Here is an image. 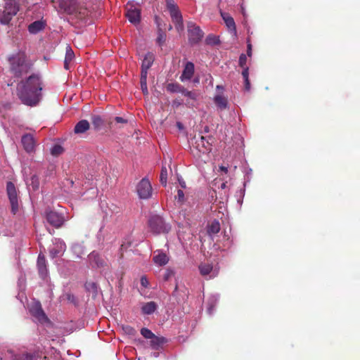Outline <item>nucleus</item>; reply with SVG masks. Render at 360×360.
<instances>
[{"mask_svg": "<svg viewBox=\"0 0 360 360\" xmlns=\"http://www.w3.org/2000/svg\"><path fill=\"white\" fill-rule=\"evenodd\" d=\"M43 82L37 74H32L17 84L16 94L21 102L28 106L37 105L41 99Z\"/></svg>", "mask_w": 360, "mask_h": 360, "instance_id": "f257e3e1", "label": "nucleus"}, {"mask_svg": "<svg viewBox=\"0 0 360 360\" xmlns=\"http://www.w3.org/2000/svg\"><path fill=\"white\" fill-rule=\"evenodd\" d=\"M10 70L15 77H22L32 69L33 63L27 58L24 51H18L8 58Z\"/></svg>", "mask_w": 360, "mask_h": 360, "instance_id": "f03ea898", "label": "nucleus"}, {"mask_svg": "<svg viewBox=\"0 0 360 360\" xmlns=\"http://www.w3.org/2000/svg\"><path fill=\"white\" fill-rule=\"evenodd\" d=\"M59 6L67 14L75 15L79 18H85L88 15L86 8L82 7L77 0H60Z\"/></svg>", "mask_w": 360, "mask_h": 360, "instance_id": "7ed1b4c3", "label": "nucleus"}, {"mask_svg": "<svg viewBox=\"0 0 360 360\" xmlns=\"http://www.w3.org/2000/svg\"><path fill=\"white\" fill-rule=\"evenodd\" d=\"M19 11L18 6L13 0H8L0 9V23L8 25Z\"/></svg>", "mask_w": 360, "mask_h": 360, "instance_id": "20e7f679", "label": "nucleus"}, {"mask_svg": "<svg viewBox=\"0 0 360 360\" xmlns=\"http://www.w3.org/2000/svg\"><path fill=\"white\" fill-rule=\"evenodd\" d=\"M150 231L154 234L167 233L171 227L166 224L164 219L160 215L151 216L148 222Z\"/></svg>", "mask_w": 360, "mask_h": 360, "instance_id": "39448f33", "label": "nucleus"}, {"mask_svg": "<svg viewBox=\"0 0 360 360\" xmlns=\"http://www.w3.org/2000/svg\"><path fill=\"white\" fill-rule=\"evenodd\" d=\"M6 193L11 204V212L13 214H15L19 210L20 205L18 201V190L13 182H7Z\"/></svg>", "mask_w": 360, "mask_h": 360, "instance_id": "423d86ee", "label": "nucleus"}, {"mask_svg": "<svg viewBox=\"0 0 360 360\" xmlns=\"http://www.w3.org/2000/svg\"><path fill=\"white\" fill-rule=\"evenodd\" d=\"M125 16L131 23L137 25L141 20V9L137 6L128 3L125 7Z\"/></svg>", "mask_w": 360, "mask_h": 360, "instance_id": "0eeeda50", "label": "nucleus"}, {"mask_svg": "<svg viewBox=\"0 0 360 360\" xmlns=\"http://www.w3.org/2000/svg\"><path fill=\"white\" fill-rule=\"evenodd\" d=\"M137 193L141 199H148L152 195V186L149 180L143 178L136 186Z\"/></svg>", "mask_w": 360, "mask_h": 360, "instance_id": "6e6552de", "label": "nucleus"}, {"mask_svg": "<svg viewBox=\"0 0 360 360\" xmlns=\"http://www.w3.org/2000/svg\"><path fill=\"white\" fill-rule=\"evenodd\" d=\"M188 35L191 44H197L201 41L204 33L200 27L197 26L193 22H189L188 24Z\"/></svg>", "mask_w": 360, "mask_h": 360, "instance_id": "1a4fd4ad", "label": "nucleus"}, {"mask_svg": "<svg viewBox=\"0 0 360 360\" xmlns=\"http://www.w3.org/2000/svg\"><path fill=\"white\" fill-rule=\"evenodd\" d=\"M46 218L47 222L56 228L60 227L64 222L63 217L55 211L47 212Z\"/></svg>", "mask_w": 360, "mask_h": 360, "instance_id": "9d476101", "label": "nucleus"}, {"mask_svg": "<svg viewBox=\"0 0 360 360\" xmlns=\"http://www.w3.org/2000/svg\"><path fill=\"white\" fill-rule=\"evenodd\" d=\"M88 259L90 265L94 268H102L106 265L104 259L95 251H93L89 255Z\"/></svg>", "mask_w": 360, "mask_h": 360, "instance_id": "9b49d317", "label": "nucleus"}, {"mask_svg": "<svg viewBox=\"0 0 360 360\" xmlns=\"http://www.w3.org/2000/svg\"><path fill=\"white\" fill-rule=\"evenodd\" d=\"M30 311L31 314L40 322H44L47 320V316L43 311L39 302H37L32 304Z\"/></svg>", "mask_w": 360, "mask_h": 360, "instance_id": "f8f14e48", "label": "nucleus"}, {"mask_svg": "<svg viewBox=\"0 0 360 360\" xmlns=\"http://www.w3.org/2000/svg\"><path fill=\"white\" fill-rule=\"evenodd\" d=\"M21 142L26 152L32 153L34 150L35 141L32 134H26L23 135L21 139Z\"/></svg>", "mask_w": 360, "mask_h": 360, "instance_id": "ddd939ff", "label": "nucleus"}, {"mask_svg": "<svg viewBox=\"0 0 360 360\" xmlns=\"http://www.w3.org/2000/svg\"><path fill=\"white\" fill-rule=\"evenodd\" d=\"M154 59H155L154 55L150 52H148L145 55L144 58L142 61V64H141V75H144V73H145V75H148V70L152 66Z\"/></svg>", "mask_w": 360, "mask_h": 360, "instance_id": "4468645a", "label": "nucleus"}, {"mask_svg": "<svg viewBox=\"0 0 360 360\" xmlns=\"http://www.w3.org/2000/svg\"><path fill=\"white\" fill-rule=\"evenodd\" d=\"M172 22L175 24L177 30L183 29V18L179 8L169 10Z\"/></svg>", "mask_w": 360, "mask_h": 360, "instance_id": "2eb2a0df", "label": "nucleus"}, {"mask_svg": "<svg viewBox=\"0 0 360 360\" xmlns=\"http://www.w3.org/2000/svg\"><path fill=\"white\" fill-rule=\"evenodd\" d=\"M153 260L154 263L160 266H165L169 262V257L161 250H156L154 252Z\"/></svg>", "mask_w": 360, "mask_h": 360, "instance_id": "dca6fc26", "label": "nucleus"}, {"mask_svg": "<svg viewBox=\"0 0 360 360\" xmlns=\"http://www.w3.org/2000/svg\"><path fill=\"white\" fill-rule=\"evenodd\" d=\"M37 268L39 274L42 278H45L48 274L46 259L44 255L39 254L37 259Z\"/></svg>", "mask_w": 360, "mask_h": 360, "instance_id": "f3484780", "label": "nucleus"}, {"mask_svg": "<svg viewBox=\"0 0 360 360\" xmlns=\"http://www.w3.org/2000/svg\"><path fill=\"white\" fill-rule=\"evenodd\" d=\"M182 94L188 98L186 105L189 108L193 107L198 97V94L195 91H188L184 88Z\"/></svg>", "mask_w": 360, "mask_h": 360, "instance_id": "a211bd4d", "label": "nucleus"}, {"mask_svg": "<svg viewBox=\"0 0 360 360\" xmlns=\"http://www.w3.org/2000/svg\"><path fill=\"white\" fill-rule=\"evenodd\" d=\"M194 73V65L191 62H187L183 72L180 77L181 81L191 79Z\"/></svg>", "mask_w": 360, "mask_h": 360, "instance_id": "6ab92c4d", "label": "nucleus"}, {"mask_svg": "<svg viewBox=\"0 0 360 360\" xmlns=\"http://www.w3.org/2000/svg\"><path fill=\"white\" fill-rule=\"evenodd\" d=\"M214 104L220 110H224L228 108L229 101L226 96L222 94H217L213 98Z\"/></svg>", "mask_w": 360, "mask_h": 360, "instance_id": "aec40b11", "label": "nucleus"}, {"mask_svg": "<svg viewBox=\"0 0 360 360\" xmlns=\"http://www.w3.org/2000/svg\"><path fill=\"white\" fill-rule=\"evenodd\" d=\"M65 245L62 242L56 243L52 248L50 249L49 253L52 258H55L61 255L65 250Z\"/></svg>", "mask_w": 360, "mask_h": 360, "instance_id": "412c9836", "label": "nucleus"}, {"mask_svg": "<svg viewBox=\"0 0 360 360\" xmlns=\"http://www.w3.org/2000/svg\"><path fill=\"white\" fill-rule=\"evenodd\" d=\"M157 307V304L153 301H150L143 304L141 311L143 314L150 315L155 311Z\"/></svg>", "mask_w": 360, "mask_h": 360, "instance_id": "4be33fe9", "label": "nucleus"}, {"mask_svg": "<svg viewBox=\"0 0 360 360\" xmlns=\"http://www.w3.org/2000/svg\"><path fill=\"white\" fill-rule=\"evenodd\" d=\"M90 127L89 122L86 120H82L77 123L75 127L74 131L75 134H83Z\"/></svg>", "mask_w": 360, "mask_h": 360, "instance_id": "5701e85b", "label": "nucleus"}, {"mask_svg": "<svg viewBox=\"0 0 360 360\" xmlns=\"http://www.w3.org/2000/svg\"><path fill=\"white\" fill-rule=\"evenodd\" d=\"M221 15L229 30L236 32V27L233 18L227 13H221Z\"/></svg>", "mask_w": 360, "mask_h": 360, "instance_id": "b1692460", "label": "nucleus"}, {"mask_svg": "<svg viewBox=\"0 0 360 360\" xmlns=\"http://www.w3.org/2000/svg\"><path fill=\"white\" fill-rule=\"evenodd\" d=\"M197 147L199 148L200 146L205 148V150H202V153H207L211 150V143L209 142L208 140H205V138L204 136H201L200 139L199 141H197ZM199 150L201 151V149H199Z\"/></svg>", "mask_w": 360, "mask_h": 360, "instance_id": "393cba45", "label": "nucleus"}, {"mask_svg": "<svg viewBox=\"0 0 360 360\" xmlns=\"http://www.w3.org/2000/svg\"><path fill=\"white\" fill-rule=\"evenodd\" d=\"M44 28V23L41 21H34L31 23L28 27V30L30 33H37Z\"/></svg>", "mask_w": 360, "mask_h": 360, "instance_id": "a878e982", "label": "nucleus"}, {"mask_svg": "<svg viewBox=\"0 0 360 360\" xmlns=\"http://www.w3.org/2000/svg\"><path fill=\"white\" fill-rule=\"evenodd\" d=\"M167 90L171 93H181L182 94L184 87L178 83H169L167 86Z\"/></svg>", "mask_w": 360, "mask_h": 360, "instance_id": "bb28decb", "label": "nucleus"}, {"mask_svg": "<svg viewBox=\"0 0 360 360\" xmlns=\"http://www.w3.org/2000/svg\"><path fill=\"white\" fill-rule=\"evenodd\" d=\"M165 342L164 338H159L154 335L153 338H150V345L154 349H157L159 347Z\"/></svg>", "mask_w": 360, "mask_h": 360, "instance_id": "cd10ccee", "label": "nucleus"}, {"mask_svg": "<svg viewBox=\"0 0 360 360\" xmlns=\"http://www.w3.org/2000/svg\"><path fill=\"white\" fill-rule=\"evenodd\" d=\"M91 122L95 129L98 130L103 125L104 122L101 117L98 115H94L91 117Z\"/></svg>", "mask_w": 360, "mask_h": 360, "instance_id": "c85d7f7f", "label": "nucleus"}, {"mask_svg": "<svg viewBox=\"0 0 360 360\" xmlns=\"http://www.w3.org/2000/svg\"><path fill=\"white\" fill-rule=\"evenodd\" d=\"M242 76L244 79V88L245 91L250 90V82L249 80V70L248 68H244L242 71Z\"/></svg>", "mask_w": 360, "mask_h": 360, "instance_id": "c756f323", "label": "nucleus"}, {"mask_svg": "<svg viewBox=\"0 0 360 360\" xmlns=\"http://www.w3.org/2000/svg\"><path fill=\"white\" fill-rule=\"evenodd\" d=\"M220 224L218 221H214L207 228V233L211 234H216L220 231Z\"/></svg>", "mask_w": 360, "mask_h": 360, "instance_id": "7c9ffc66", "label": "nucleus"}, {"mask_svg": "<svg viewBox=\"0 0 360 360\" xmlns=\"http://www.w3.org/2000/svg\"><path fill=\"white\" fill-rule=\"evenodd\" d=\"M35 356L34 354L23 352L16 354L14 357V360H33Z\"/></svg>", "mask_w": 360, "mask_h": 360, "instance_id": "2f4dec72", "label": "nucleus"}, {"mask_svg": "<svg viewBox=\"0 0 360 360\" xmlns=\"http://www.w3.org/2000/svg\"><path fill=\"white\" fill-rule=\"evenodd\" d=\"M199 270L202 276L208 275L212 270V266L210 264H201Z\"/></svg>", "mask_w": 360, "mask_h": 360, "instance_id": "473e14b6", "label": "nucleus"}, {"mask_svg": "<svg viewBox=\"0 0 360 360\" xmlns=\"http://www.w3.org/2000/svg\"><path fill=\"white\" fill-rule=\"evenodd\" d=\"M158 36L157 37V42L159 45H162L166 40V34L162 31L160 24L158 23Z\"/></svg>", "mask_w": 360, "mask_h": 360, "instance_id": "72a5a7b5", "label": "nucleus"}, {"mask_svg": "<svg viewBox=\"0 0 360 360\" xmlns=\"http://www.w3.org/2000/svg\"><path fill=\"white\" fill-rule=\"evenodd\" d=\"M167 169L165 167H162L160 176V181L163 186H167Z\"/></svg>", "mask_w": 360, "mask_h": 360, "instance_id": "f704fd0d", "label": "nucleus"}, {"mask_svg": "<svg viewBox=\"0 0 360 360\" xmlns=\"http://www.w3.org/2000/svg\"><path fill=\"white\" fill-rule=\"evenodd\" d=\"M29 186H31L34 191H37L39 188V179L37 175H33L30 179V182L28 183Z\"/></svg>", "mask_w": 360, "mask_h": 360, "instance_id": "c9c22d12", "label": "nucleus"}, {"mask_svg": "<svg viewBox=\"0 0 360 360\" xmlns=\"http://www.w3.org/2000/svg\"><path fill=\"white\" fill-rule=\"evenodd\" d=\"M147 76L148 75H141L140 79L141 88L143 93V94H148V87H147Z\"/></svg>", "mask_w": 360, "mask_h": 360, "instance_id": "e433bc0d", "label": "nucleus"}, {"mask_svg": "<svg viewBox=\"0 0 360 360\" xmlns=\"http://www.w3.org/2000/svg\"><path fill=\"white\" fill-rule=\"evenodd\" d=\"M86 290L89 292H92L95 295L97 294L98 292V286L97 284L94 282L86 283L85 285Z\"/></svg>", "mask_w": 360, "mask_h": 360, "instance_id": "4c0bfd02", "label": "nucleus"}, {"mask_svg": "<svg viewBox=\"0 0 360 360\" xmlns=\"http://www.w3.org/2000/svg\"><path fill=\"white\" fill-rule=\"evenodd\" d=\"M74 57H75V53H74L72 49H71L70 46H68L66 47V53H65V60L71 63L72 60H73Z\"/></svg>", "mask_w": 360, "mask_h": 360, "instance_id": "58836bf2", "label": "nucleus"}, {"mask_svg": "<svg viewBox=\"0 0 360 360\" xmlns=\"http://www.w3.org/2000/svg\"><path fill=\"white\" fill-rule=\"evenodd\" d=\"M63 152V148L60 145H55L51 148V154L55 156L60 155Z\"/></svg>", "mask_w": 360, "mask_h": 360, "instance_id": "ea45409f", "label": "nucleus"}, {"mask_svg": "<svg viewBox=\"0 0 360 360\" xmlns=\"http://www.w3.org/2000/svg\"><path fill=\"white\" fill-rule=\"evenodd\" d=\"M141 334L146 339H150L151 338H153L154 336V333H153L151 332L150 330L146 328H143L141 330Z\"/></svg>", "mask_w": 360, "mask_h": 360, "instance_id": "a19ab883", "label": "nucleus"}, {"mask_svg": "<svg viewBox=\"0 0 360 360\" xmlns=\"http://www.w3.org/2000/svg\"><path fill=\"white\" fill-rule=\"evenodd\" d=\"M207 44H218L219 39L214 35H209L206 39Z\"/></svg>", "mask_w": 360, "mask_h": 360, "instance_id": "79ce46f5", "label": "nucleus"}, {"mask_svg": "<svg viewBox=\"0 0 360 360\" xmlns=\"http://www.w3.org/2000/svg\"><path fill=\"white\" fill-rule=\"evenodd\" d=\"M64 296H65V299H66L68 302H71V303H72V304H77V299H76V297H75V295H72V294H71V293H70V292H68V293H66Z\"/></svg>", "mask_w": 360, "mask_h": 360, "instance_id": "37998d69", "label": "nucleus"}, {"mask_svg": "<svg viewBox=\"0 0 360 360\" xmlns=\"http://www.w3.org/2000/svg\"><path fill=\"white\" fill-rule=\"evenodd\" d=\"M247 57L245 54L242 53L239 57V65L243 69L247 68L246 65Z\"/></svg>", "mask_w": 360, "mask_h": 360, "instance_id": "c03bdc74", "label": "nucleus"}, {"mask_svg": "<svg viewBox=\"0 0 360 360\" xmlns=\"http://www.w3.org/2000/svg\"><path fill=\"white\" fill-rule=\"evenodd\" d=\"M74 253H77V258H80L79 254H83V251L82 250V248L79 245H75L72 248Z\"/></svg>", "mask_w": 360, "mask_h": 360, "instance_id": "a18cd8bd", "label": "nucleus"}, {"mask_svg": "<svg viewBox=\"0 0 360 360\" xmlns=\"http://www.w3.org/2000/svg\"><path fill=\"white\" fill-rule=\"evenodd\" d=\"M168 11L178 8L174 0H165Z\"/></svg>", "mask_w": 360, "mask_h": 360, "instance_id": "49530a36", "label": "nucleus"}, {"mask_svg": "<svg viewBox=\"0 0 360 360\" xmlns=\"http://www.w3.org/2000/svg\"><path fill=\"white\" fill-rule=\"evenodd\" d=\"M174 276V271L171 269H167L163 278L165 281H169Z\"/></svg>", "mask_w": 360, "mask_h": 360, "instance_id": "de8ad7c7", "label": "nucleus"}, {"mask_svg": "<svg viewBox=\"0 0 360 360\" xmlns=\"http://www.w3.org/2000/svg\"><path fill=\"white\" fill-rule=\"evenodd\" d=\"M176 199H177L180 202H183L184 201V193L182 190L179 189L177 191V195L176 196Z\"/></svg>", "mask_w": 360, "mask_h": 360, "instance_id": "09e8293b", "label": "nucleus"}, {"mask_svg": "<svg viewBox=\"0 0 360 360\" xmlns=\"http://www.w3.org/2000/svg\"><path fill=\"white\" fill-rule=\"evenodd\" d=\"M247 43V54L250 57L252 56V44L249 39H248Z\"/></svg>", "mask_w": 360, "mask_h": 360, "instance_id": "8fccbe9b", "label": "nucleus"}, {"mask_svg": "<svg viewBox=\"0 0 360 360\" xmlns=\"http://www.w3.org/2000/svg\"><path fill=\"white\" fill-rule=\"evenodd\" d=\"M115 121L117 123H119V124H126V123H127V120L126 119H124L122 117H115Z\"/></svg>", "mask_w": 360, "mask_h": 360, "instance_id": "3c124183", "label": "nucleus"}, {"mask_svg": "<svg viewBox=\"0 0 360 360\" xmlns=\"http://www.w3.org/2000/svg\"><path fill=\"white\" fill-rule=\"evenodd\" d=\"M141 284L143 287H145V288L148 287V279L146 278V276H142L141 277Z\"/></svg>", "mask_w": 360, "mask_h": 360, "instance_id": "603ef678", "label": "nucleus"}, {"mask_svg": "<svg viewBox=\"0 0 360 360\" xmlns=\"http://www.w3.org/2000/svg\"><path fill=\"white\" fill-rule=\"evenodd\" d=\"M125 331L127 333H128L129 334H134L135 332V330L132 327L127 326V327H126Z\"/></svg>", "mask_w": 360, "mask_h": 360, "instance_id": "864d4df0", "label": "nucleus"}, {"mask_svg": "<svg viewBox=\"0 0 360 360\" xmlns=\"http://www.w3.org/2000/svg\"><path fill=\"white\" fill-rule=\"evenodd\" d=\"M70 62L69 61H67V60H64V68L66 69V70H68L69 69V64H70Z\"/></svg>", "mask_w": 360, "mask_h": 360, "instance_id": "5fc2aeb1", "label": "nucleus"}, {"mask_svg": "<svg viewBox=\"0 0 360 360\" xmlns=\"http://www.w3.org/2000/svg\"><path fill=\"white\" fill-rule=\"evenodd\" d=\"M219 169H220V170L224 172L225 173H227V172H228L227 167H226L224 166H220Z\"/></svg>", "mask_w": 360, "mask_h": 360, "instance_id": "6e6d98bb", "label": "nucleus"}, {"mask_svg": "<svg viewBox=\"0 0 360 360\" xmlns=\"http://www.w3.org/2000/svg\"><path fill=\"white\" fill-rule=\"evenodd\" d=\"M176 127H177L179 129H183V124H182L180 122H176Z\"/></svg>", "mask_w": 360, "mask_h": 360, "instance_id": "4d7b16f0", "label": "nucleus"}, {"mask_svg": "<svg viewBox=\"0 0 360 360\" xmlns=\"http://www.w3.org/2000/svg\"><path fill=\"white\" fill-rule=\"evenodd\" d=\"M226 187V182L222 183L221 185V188L224 189Z\"/></svg>", "mask_w": 360, "mask_h": 360, "instance_id": "13d9d810", "label": "nucleus"}, {"mask_svg": "<svg viewBox=\"0 0 360 360\" xmlns=\"http://www.w3.org/2000/svg\"><path fill=\"white\" fill-rule=\"evenodd\" d=\"M180 184H181L182 188H185L186 187V184H185L184 181H182V182L180 181Z\"/></svg>", "mask_w": 360, "mask_h": 360, "instance_id": "bf43d9fd", "label": "nucleus"}, {"mask_svg": "<svg viewBox=\"0 0 360 360\" xmlns=\"http://www.w3.org/2000/svg\"><path fill=\"white\" fill-rule=\"evenodd\" d=\"M223 86H220V85H217V89H223Z\"/></svg>", "mask_w": 360, "mask_h": 360, "instance_id": "052dcab7", "label": "nucleus"}, {"mask_svg": "<svg viewBox=\"0 0 360 360\" xmlns=\"http://www.w3.org/2000/svg\"><path fill=\"white\" fill-rule=\"evenodd\" d=\"M172 29V25H169V27H168V30H171Z\"/></svg>", "mask_w": 360, "mask_h": 360, "instance_id": "680f3d73", "label": "nucleus"}]
</instances>
